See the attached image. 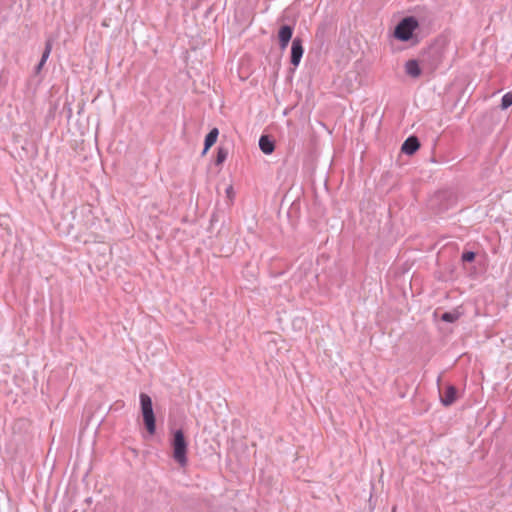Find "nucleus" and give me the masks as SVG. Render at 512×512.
Returning a JSON list of instances; mask_svg holds the SVG:
<instances>
[{
	"instance_id": "nucleus-1",
	"label": "nucleus",
	"mask_w": 512,
	"mask_h": 512,
	"mask_svg": "<svg viewBox=\"0 0 512 512\" xmlns=\"http://www.w3.org/2000/svg\"><path fill=\"white\" fill-rule=\"evenodd\" d=\"M71 213L73 222L70 224V229L76 235L91 229L96 224L97 218L94 216L92 206L89 204L81 205Z\"/></svg>"
},
{
	"instance_id": "nucleus-2",
	"label": "nucleus",
	"mask_w": 512,
	"mask_h": 512,
	"mask_svg": "<svg viewBox=\"0 0 512 512\" xmlns=\"http://www.w3.org/2000/svg\"><path fill=\"white\" fill-rule=\"evenodd\" d=\"M457 202V195L452 189H442L435 192L428 200L429 210L436 214L446 212Z\"/></svg>"
},
{
	"instance_id": "nucleus-3",
	"label": "nucleus",
	"mask_w": 512,
	"mask_h": 512,
	"mask_svg": "<svg viewBox=\"0 0 512 512\" xmlns=\"http://www.w3.org/2000/svg\"><path fill=\"white\" fill-rule=\"evenodd\" d=\"M418 27L419 22L416 17L406 16L402 18L395 26L393 36L402 42L414 40V43H417L418 39L415 35V31Z\"/></svg>"
},
{
	"instance_id": "nucleus-4",
	"label": "nucleus",
	"mask_w": 512,
	"mask_h": 512,
	"mask_svg": "<svg viewBox=\"0 0 512 512\" xmlns=\"http://www.w3.org/2000/svg\"><path fill=\"white\" fill-rule=\"evenodd\" d=\"M172 457L181 466L185 467L188 463L187 452L188 442L182 429L172 432L171 438Z\"/></svg>"
},
{
	"instance_id": "nucleus-5",
	"label": "nucleus",
	"mask_w": 512,
	"mask_h": 512,
	"mask_svg": "<svg viewBox=\"0 0 512 512\" xmlns=\"http://www.w3.org/2000/svg\"><path fill=\"white\" fill-rule=\"evenodd\" d=\"M140 409L143 417L145 429L150 435L156 432V417L153 410L151 397L146 393H140Z\"/></svg>"
},
{
	"instance_id": "nucleus-6",
	"label": "nucleus",
	"mask_w": 512,
	"mask_h": 512,
	"mask_svg": "<svg viewBox=\"0 0 512 512\" xmlns=\"http://www.w3.org/2000/svg\"><path fill=\"white\" fill-rule=\"evenodd\" d=\"M444 57V41H436L421 54V62L428 64L431 69H436Z\"/></svg>"
},
{
	"instance_id": "nucleus-7",
	"label": "nucleus",
	"mask_w": 512,
	"mask_h": 512,
	"mask_svg": "<svg viewBox=\"0 0 512 512\" xmlns=\"http://www.w3.org/2000/svg\"><path fill=\"white\" fill-rule=\"evenodd\" d=\"M304 53L303 40L300 37H295L292 40L290 51V63L294 67H298Z\"/></svg>"
},
{
	"instance_id": "nucleus-8",
	"label": "nucleus",
	"mask_w": 512,
	"mask_h": 512,
	"mask_svg": "<svg viewBox=\"0 0 512 512\" xmlns=\"http://www.w3.org/2000/svg\"><path fill=\"white\" fill-rule=\"evenodd\" d=\"M294 28L291 25L284 24L278 30V42L281 50H285L292 39Z\"/></svg>"
},
{
	"instance_id": "nucleus-9",
	"label": "nucleus",
	"mask_w": 512,
	"mask_h": 512,
	"mask_svg": "<svg viewBox=\"0 0 512 512\" xmlns=\"http://www.w3.org/2000/svg\"><path fill=\"white\" fill-rule=\"evenodd\" d=\"M420 148V141L417 136H409L401 146V152L406 155H413Z\"/></svg>"
},
{
	"instance_id": "nucleus-10",
	"label": "nucleus",
	"mask_w": 512,
	"mask_h": 512,
	"mask_svg": "<svg viewBox=\"0 0 512 512\" xmlns=\"http://www.w3.org/2000/svg\"><path fill=\"white\" fill-rule=\"evenodd\" d=\"M457 388L453 385H447L443 392H440L441 402L444 406L452 405L457 399Z\"/></svg>"
},
{
	"instance_id": "nucleus-11",
	"label": "nucleus",
	"mask_w": 512,
	"mask_h": 512,
	"mask_svg": "<svg viewBox=\"0 0 512 512\" xmlns=\"http://www.w3.org/2000/svg\"><path fill=\"white\" fill-rule=\"evenodd\" d=\"M259 148L264 154L269 155L275 150V141L269 135L263 134L259 139Z\"/></svg>"
},
{
	"instance_id": "nucleus-12",
	"label": "nucleus",
	"mask_w": 512,
	"mask_h": 512,
	"mask_svg": "<svg viewBox=\"0 0 512 512\" xmlns=\"http://www.w3.org/2000/svg\"><path fill=\"white\" fill-rule=\"evenodd\" d=\"M405 72L412 78H418L422 74L419 61L416 59H410L405 64Z\"/></svg>"
},
{
	"instance_id": "nucleus-13",
	"label": "nucleus",
	"mask_w": 512,
	"mask_h": 512,
	"mask_svg": "<svg viewBox=\"0 0 512 512\" xmlns=\"http://www.w3.org/2000/svg\"><path fill=\"white\" fill-rule=\"evenodd\" d=\"M219 135V130L217 128H212L208 134L205 136L204 140V149L202 151V155H205L207 151L216 143Z\"/></svg>"
},
{
	"instance_id": "nucleus-14",
	"label": "nucleus",
	"mask_w": 512,
	"mask_h": 512,
	"mask_svg": "<svg viewBox=\"0 0 512 512\" xmlns=\"http://www.w3.org/2000/svg\"><path fill=\"white\" fill-rule=\"evenodd\" d=\"M227 156H228V149L225 147H222V146L218 147L217 154L215 157V165H217V166L222 165L226 161Z\"/></svg>"
},
{
	"instance_id": "nucleus-15",
	"label": "nucleus",
	"mask_w": 512,
	"mask_h": 512,
	"mask_svg": "<svg viewBox=\"0 0 512 512\" xmlns=\"http://www.w3.org/2000/svg\"><path fill=\"white\" fill-rule=\"evenodd\" d=\"M459 317H460V313L458 311L454 310V311L444 312L441 315V320L444 322L453 323V322L457 321L459 319Z\"/></svg>"
},
{
	"instance_id": "nucleus-16",
	"label": "nucleus",
	"mask_w": 512,
	"mask_h": 512,
	"mask_svg": "<svg viewBox=\"0 0 512 512\" xmlns=\"http://www.w3.org/2000/svg\"><path fill=\"white\" fill-rule=\"evenodd\" d=\"M512 105V92L503 95L500 107L502 110L509 108Z\"/></svg>"
},
{
	"instance_id": "nucleus-17",
	"label": "nucleus",
	"mask_w": 512,
	"mask_h": 512,
	"mask_svg": "<svg viewBox=\"0 0 512 512\" xmlns=\"http://www.w3.org/2000/svg\"><path fill=\"white\" fill-rule=\"evenodd\" d=\"M51 50H52V43H51V40H47L46 43H45V48H44V51L42 53V57H41V61L42 63H46L50 53H51Z\"/></svg>"
},
{
	"instance_id": "nucleus-18",
	"label": "nucleus",
	"mask_w": 512,
	"mask_h": 512,
	"mask_svg": "<svg viewBox=\"0 0 512 512\" xmlns=\"http://www.w3.org/2000/svg\"><path fill=\"white\" fill-rule=\"evenodd\" d=\"M475 258H476V253L473 251H464L461 255V260L465 263L473 262L475 260Z\"/></svg>"
},
{
	"instance_id": "nucleus-19",
	"label": "nucleus",
	"mask_w": 512,
	"mask_h": 512,
	"mask_svg": "<svg viewBox=\"0 0 512 512\" xmlns=\"http://www.w3.org/2000/svg\"><path fill=\"white\" fill-rule=\"evenodd\" d=\"M226 196L229 199L230 203L233 201L235 192L232 185H229L225 190Z\"/></svg>"
},
{
	"instance_id": "nucleus-20",
	"label": "nucleus",
	"mask_w": 512,
	"mask_h": 512,
	"mask_svg": "<svg viewBox=\"0 0 512 512\" xmlns=\"http://www.w3.org/2000/svg\"><path fill=\"white\" fill-rule=\"evenodd\" d=\"M45 63H42V61L40 60V62L38 63V65L35 67V71L36 73H39L41 71V69L43 68Z\"/></svg>"
},
{
	"instance_id": "nucleus-21",
	"label": "nucleus",
	"mask_w": 512,
	"mask_h": 512,
	"mask_svg": "<svg viewBox=\"0 0 512 512\" xmlns=\"http://www.w3.org/2000/svg\"><path fill=\"white\" fill-rule=\"evenodd\" d=\"M215 221H217V214L213 213L212 217H211V222H215Z\"/></svg>"
}]
</instances>
